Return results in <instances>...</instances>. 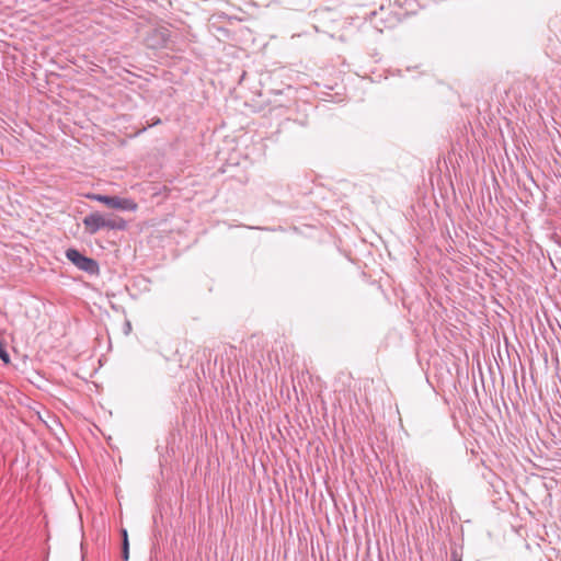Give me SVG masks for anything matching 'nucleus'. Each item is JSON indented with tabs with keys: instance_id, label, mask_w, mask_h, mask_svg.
<instances>
[{
	"instance_id": "nucleus-1",
	"label": "nucleus",
	"mask_w": 561,
	"mask_h": 561,
	"mask_svg": "<svg viewBox=\"0 0 561 561\" xmlns=\"http://www.w3.org/2000/svg\"><path fill=\"white\" fill-rule=\"evenodd\" d=\"M88 198L100 202L106 205L108 208L124 211H135L138 208V205L131 198H123L118 196L102 194H90L88 195Z\"/></svg>"
},
{
	"instance_id": "nucleus-2",
	"label": "nucleus",
	"mask_w": 561,
	"mask_h": 561,
	"mask_svg": "<svg viewBox=\"0 0 561 561\" xmlns=\"http://www.w3.org/2000/svg\"><path fill=\"white\" fill-rule=\"evenodd\" d=\"M66 257L79 270L90 275H95L100 271L99 263L94 259L85 256L77 249H68Z\"/></svg>"
},
{
	"instance_id": "nucleus-4",
	"label": "nucleus",
	"mask_w": 561,
	"mask_h": 561,
	"mask_svg": "<svg viewBox=\"0 0 561 561\" xmlns=\"http://www.w3.org/2000/svg\"><path fill=\"white\" fill-rule=\"evenodd\" d=\"M105 227L110 230H125L127 222L122 217L105 215Z\"/></svg>"
},
{
	"instance_id": "nucleus-6",
	"label": "nucleus",
	"mask_w": 561,
	"mask_h": 561,
	"mask_svg": "<svg viewBox=\"0 0 561 561\" xmlns=\"http://www.w3.org/2000/svg\"><path fill=\"white\" fill-rule=\"evenodd\" d=\"M0 359H2L5 364L10 362L9 353L7 352L4 345L0 341Z\"/></svg>"
},
{
	"instance_id": "nucleus-5",
	"label": "nucleus",
	"mask_w": 561,
	"mask_h": 561,
	"mask_svg": "<svg viewBox=\"0 0 561 561\" xmlns=\"http://www.w3.org/2000/svg\"><path fill=\"white\" fill-rule=\"evenodd\" d=\"M122 559L124 561H128L129 559V541L125 540V542H122Z\"/></svg>"
},
{
	"instance_id": "nucleus-9",
	"label": "nucleus",
	"mask_w": 561,
	"mask_h": 561,
	"mask_svg": "<svg viewBox=\"0 0 561 561\" xmlns=\"http://www.w3.org/2000/svg\"><path fill=\"white\" fill-rule=\"evenodd\" d=\"M160 118H157V119H153V124L152 125H157V124H160Z\"/></svg>"
},
{
	"instance_id": "nucleus-8",
	"label": "nucleus",
	"mask_w": 561,
	"mask_h": 561,
	"mask_svg": "<svg viewBox=\"0 0 561 561\" xmlns=\"http://www.w3.org/2000/svg\"><path fill=\"white\" fill-rule=\"evenodd\" d=\"M451 558H453V561H461V559H460V558H458V556H457V552H456V551L451 552Z\"/></svg>"
},
{
	"instance_id": "nucleus-3",
	"label": "nucleus",
	"mask_w": 561,
	"mask_h": 561,
	"mask_svg": "<svg viewBox=\"0 0 561 561\" xmlns=\"http://www.w3.org/2000/svg\"><path fill=\"white\" fill-rule=\"evenodd\" d=\"M84 229L89 234H95L101 229H106L105 227V215L93 211L87 215L83 220Z\"/></svg>"
},
{
	"instance_id": "nucleus-7",
	"label": "nucleus",
	"mask_w": 561,
	"mask_h": 561,
	"mask_svg": "<svg viewBox=\"0 0 561 561\" xmlns=\"http://www.w3.org/2000/svg\"><path fill=\"white\" fill-rule=\"evenodd\" d=\"M121 534H122V542H125V540H128V534H127V530L125 528H123L121 530Z\"/></svg>"
}]
</instances>
